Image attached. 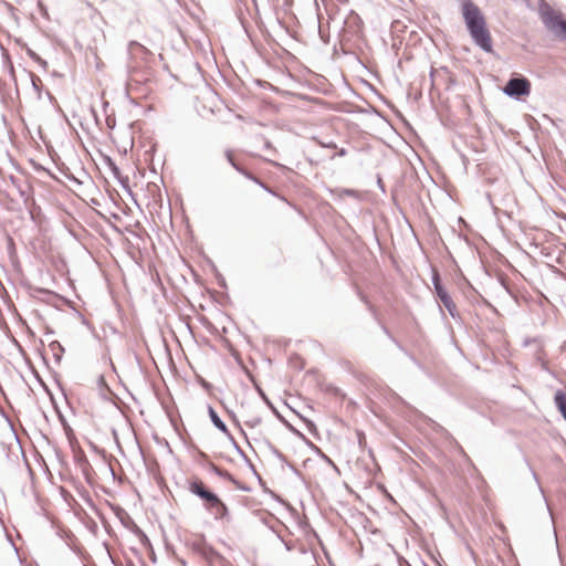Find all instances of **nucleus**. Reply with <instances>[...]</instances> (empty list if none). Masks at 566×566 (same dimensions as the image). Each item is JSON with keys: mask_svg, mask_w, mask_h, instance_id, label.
I'll use <instances>...</instances> for the list:
<instances>
[{"mask_svg": "<svg viewBox=\"0 0 566 566\" xmlns=\"http://www.w3.org/2000/svg\"><path fill=\"white\" fill-rule=\"evenodd\" d=\"M462 17L473 42L484 52H492V38L481 9L472 0H462Z\"/></svg>", "mask_w": 566, "mask_h": 566, "instance_id": "f257e3e1", "label": "nucleus"}, {"mask_svg": "<svg viewBox=\"0 0 566 566\" xmlns=\"http://www.w3.org/2000/svg\"><path fill=\"white\" fill-rule=\"evenodd\" d=\"M538 17L545 29L562 42L566 41V17L546 0L538 1Z\"/></svg>", "mask_w": 566, "mask_h": 566, "instance_id": "f03ea898", "label": "nucleus"}, {"mask_svg": "<svg viewBox=\"0 0 566 566\" xmlns=\"http://www.w3.org/2000/svg\"><path fill=\"white\" fill-rule=\"evenodd\" d=\"M503 93L515 101H521L531 94V82L523 75H512L503 87Z\"/></svg>", "mask_w": 566, "mask_h": 566, "instance_id": "7ed1b4c3", "label": "nucleus"}, {"mask_svg": "<svg viewBox=\"0 0 566 566\" xmlns=\"http://www.w3.org/2000/svg\"><path fill=\"white\" fill-rule=\"evenodd\" d=\"M189 491L203 501L205 507L209 512L221 501L218 494L209 490L199 479L189 481Z\"/></svg>", "mask_w": 566, "mask_h": 566, "instance_id": "20e7f679", "label": "nucleus"}, {"mask_svg": "<svg viewBox=\"0 0 566 566\" xmlns=\"http://www.w3.org/2000/svg\"><path fill=\"white\" fill-rule=\"evenodd\" d=\"M190 547L196 554L205 558L209 564L223 559L222 555L217 549H214V547L207 543L205 536L193 541Z\"/></svg>", "mask_w": 566, "mask_h": 566, "instance_id": "39448f33", "label": "nucleus"}, {"mask_svg": "<svg viewBox=\"0 0 566 566\" xmlns=\"http://www.w3.org/2000/svg\"><path fill=\"white\" fill-rule=\"evenodd\" d=\"M436 295L439 298V301L442 303V305L447 308V311L449 312L450 316L453 319L460 317V315L457 311V306L446 289H438V293Z\"/></svg>", "mask_w": 566, "mask_h": 566, "instance_id": "423d86ee", "label": "nucleus"}, {"mask_svg": "<svg viewBox=\"0 0 566 566\" xmlns=\"http://www.w3.org/2000/svg\"><path fill=\"white\" fill-rule=\"evenodd\" d=\"M256 441L260 442L266 450H269L282 463H285L294 473L298 474V470L293 464L287 462L285 455L275 446H273L269 439L263 438V439L256 440Z\"/></svg>", "mask_w": 566, "mask_h": 566, "instance_id": "0eeeda50", "label": "nucleus"}, {"mask_svg": "<svg viewBox=\"0 0 566 566\" xmlns=\"http://www.w3.org/2000/svg\"><path fill=\"white\" fill-rule=\"evenodd\" d=\"M256 441L260 442L266 450H269L282 463H285L294 473L298 474V470L293 464L287 462L285 455L275 446H273L269 439L263 438V439L256 440Z\"/></svg>", "mask_w": 566, "mask_h": 566, "instance_id": "6e6552de", "label": "nucleus"}, {"mask_svg": "<svg viewBox=\"0 0 566 566\" xmlns=\"http://www.w3.org/2000/svg\"><path fill=\"white\" fill-rule=\"evenodd\" d=\"M208 415L213 426L223 432L229 439H232V434L228 430L227 424L221 420L213 407L208 406Z\"/></svg>", "mask_w": 566, "mask_h": 566, "instance_id": "1a4fd4ad", "label": "nucleus"}, {"mask_svg": "<svg viewBox=\"0 0 566 566\" xmlns=\"http://www.w3.org/2000/svg\"><path fill=\"white\" fill-rule=\"evenodd\" d=\"M207 468L210 472L214 473L219 478L228 480L232 484H238V480L229 471L221 469L220 467L216 465L213 462H209L207 464Z\"/></svg>", "mask_w": 566, "mask_h": 566, "instance_id": "9d476101", "label": "nucleus"}, {"mask_svg": "<svg viewBox=\"0 0 566 566\" xmlns=\"http://www.w3.org/2000/svg\"><path fill=\"white\" fill-rule=\"evenodd\" d=\"M210 512L213 514L216 521H230L229 509L222 500Z\"/></svg>", "mask_w": 566, "mask_h": 566, "instance_id": "9b49d317", "label": "nucleus"}, {"mask_svg": "<svg viewBox=\"0 0 566 566\" xmlns=\"http://www.w3.org/2000/svg\"><path fill=\"white\" fill-rule=\"evenodd\" d=\"M554 403L563 419L566 421V391L558 389L554 395Z\"/></svg>", "mask_w": 566, "mask_h": 566, "instance_id": "f8f14e48", "label": "nucleus"}, {"mask_svg": "<svg viewBox=\"0 0 566 566\" xmlns=\"http://www.w3.org/2000/svg\"><path fill=\"white\" fill-rule=\"evenodd\" d=\"M276 417L286 426V428L293 432L296 437H298L300 439H302L307 446H310L313 450H315L316 452H321V450L315 446L313 444L300 430H297L296 428H294L289 421H286L281 415L280 412H276Z\"/></svg>", "mask_w": 566, "mask_h": 566, "instance_id": "ddd939ff", "label": "nucleus"}, {"mask_svg": "<svg viewBox=\"0 0 566 566\" xmlns=\"http://www.w3.org/2000/svg\"><path fill=\"white\" fill-rule=\"evenodd\" d=\"M108 166L114 175L115 178L118 179V181L126 187L128 184V177H123L120 174V169L117 167V165L112 160V158L107 157Z\"/></svg>", "mask_w": 566, "mask_h": 566, "instance_id": "4468645a", "label": "nucleus"}, {"mask_svg": "<svg viewBox=\"0 0 566 566\" xmlns=\"http://www.w3.org/2000/svg\"><path fill=\"white\" fill-rule=\"evenodd\" d=\"M49 347L53 353L55 361L60 363L62 360L63 353L65 352L64 347L57 340H52L49 344Z\"/></svg>", "mask_w": 566, "mask_h": 566, "instance_id": "2eb2a0df", "label": "nucleus"}, {"mask_svg": "<svg viewBox=\"0 0 566 566\" xmlns=\"http://www.w3.org/2000/svg\"><path fill=\"white\" fill-rule=\"evenodd\" d=\"M235 451L240 454V457L249 464V467L251 468V470L258 475L255 469H254V465L251 463L250 459L247 457V454L244 453V451L240 448V446L237 443V441L234 440V438L232 437V439H230Z\"/></svg>", "mask_w": 566, "mask_h": 566, "instance_id": "dca6fc26", "label": "nucleus"}, {"mask_svg": "<svg viewBox=\"0 0 566 566\" xmlns=\"http://www.w3.org/2000/svg\"><path fill=\"white\" fill-rule=\"evenodd\" d=\"M33 90L36 92L38 97L41 98V78L33 73H29Z\"/></svg>", "mask_w": 566, "mask_h": 566, "instance_id": "f3484780", "label": "nucleus"}, {"mask_svg": "<svg viewBox=\"0 0 566 566\" xmlns=\"http://www.w3.org/2000/svg\"><path fill=\"white\" fill-rule=\"evenodd\" d=\"M432 284L436 294L438 293V289H446L442 284L441 276L437 271H433L432 273Z\"/></svg>", "mask_w": 566, "mask_h": 566, "instance_id": "a211bd4d", "label": "nucleus"}, {"mask_svg": "<svg viewBox=\"0 0 566 566\" xmlns=\"http://www.w3.org/2000/svg\"><path fill=\"white\" fill-rule=\"evenodd\" d=\"M381 329L382 332L388 336V338L402 352V353H407V349L401 345V343L399 340H397L392 335L391 333L389 332V329L386 327V326H381Z\"/></svg>", "mask_w": 566, "mask_h": 566, "instance_id": "6ab92c4d", "label": "nucleus"}, {"mask_svg": "<svg viewBox=\"0 0 566 566\" xmlns=\"http://www.w3.org/2000/svg\"><path fill=\"white\" fill-rule=\"evenodd\" d=\"M27 54L36 63H39L41 66L46 67L48 63L45 60H43L41 56H39L33 50L30 48L27 49Z\"/></svg>", "mask_w": 566, "mask_h": 566, "instance_id": "aec40b11", "label": "nucleus"}, {"mask_svg": "<svg viewBox=\"0 0 566 566\" xmlns=\"http://www.w3.org/2000/svg\"><path fill=\"white\" fill-rule=\"evenodd\" d=\"M226 155V158L228 160V163L237 170V171H241V166L234 160L233 158V155H232V151L231 150H226L224 153Z\"/></svg>", "mask_w": 566, "mask_h": 566, "instance_id": "412c9836", "label": "nucleus"}, {"mask_svg": "<svg viewBox=\"0 0 566 566\" xmlns=\"http://www.w3.org/2000/svg\"><path fill=\"white\" fill-rule=\"evenodd\" d=\"M262 422V418L259 416L252 417L245 421V426L255 428Z\"/></svg>", "mask_w": 566, "mask_h": 566, "instance_id": "4be33fe9", "label": "nucleus"}, {"mask_svg": "<svg viewBox=\"0 0 566 566\" xmlns=\"http://www.w3.org/2000/svg\"><path fill=\"white\" fill-rule=\"evenodd\" d=\"M241 175H243L245 178L252 180V181H258V177H255L252 172H250L249 170H247L245 168H243L241 166V171H239Z\"/></svg>", "mask_w": 566, "mask_h": 566, "instance_id": "5701e85b", "label": "nucleus"}, {"mask_svg": "<svg viewBox=\"0 0 566 566\" xmlns=\"http://www.w3.org/2000/svg\"><path fill=\"white\" fill-rule=\"evenodd\" d=\"M256 185H259L262 189H264L266 192L276 196L274 190H272L268 185H265L262 180L258 178V181H254Z\"/></svg>", "mask_w": 566, "mask_h": 566, "instance_id": "b1692460", "label": "nucleus"}, {"mask_svg": "<svg viewBox=\"0 0 566 566\" xmlns=\"http://www.w3.org/2000/svg\"><path fill=\"white\" fill-rule=\"evenodd\" d=\"M303 420L305 421L306 427H307V429H308V431L311 433H316L317 432L316 424L312 420L304 419V418H303Z\"/></svg>", "mask_w": 566, "mask_h": 566, "instance_id": "393cba45", "label": "nucleus"}, {"mask_svg": "<svg viewBox=\"0 0 566 566\" xmlns=\"http://www.w3.org/2000/svg\"><path fill=\"white\" fill-rule=\"evenodd\" d=\"M264 140V149L272 151L273 154H276L275 148L272 146L271 142L265 139L263 136H260Z\"/></svg>", "mask_w": 566, "mask_h": 566, "instance_id": "a878e982", "label": "nucleus"}, {"mask_svg": "<svg viewBox=\"0 0 566 566\" xmlns=\"http://www.w3.org/2000/svg\"><path fill=\"white\" fill-rule=\"evenodd\" d=\"M217 280L220 287L227 289L226 279L220 273L217 274Z\"/></svg>", "mask_w": 566, "mask_h": 566, "instance_id": "bb28decb", "label": "nucleus"}, {"mask_svg": "<svg viewBox=\"0 0 566 566\" xmlns=\"http://www.w3.org/2000/svg\"><path fill=\"white\" fill-rule=\"evenodd\" d=\"M62 422H63L66 436L70 438L71 436H73V430L63 418H62Z\"/></svg>", "mask_w": 566, "mask_h": 566, "instance_id": "cd10ccee", "label": "nucleus"}, {"mask_svg": "<svg viewBox=\"0 0 566 566\" xmlns=\"http://www.w3.org/2000/svg\"><path fill=\"white\" fill-rule=\"evenodd\" d=\"M524 461H525V463H526L527 468L530 469V471H531V473H532L533 478L536 480V482H538L537 474H536V472L533 470V468L531 467V464H530V462L527 461V459H524Z\"/></svg>", "mask_w": 566, "mask_h": 566, "instance_id": "c85d7f7f", "label": "nucleus"}, {"mask_svg": "<svg viewBox=\"0 0 566 566\" xmlns=\"http://www.w3.org/2000/svg\"><path fill=\"white\" fill-rule=\"evenodd\" d=\"M346 155H347L346 148H340V149H338V151L334 156H332V159H334L335 156L344 157Z\"/></svg>", "mask_w": 566, "mask_h": 566, "instance_id": "c756f323", "label": "nucleus"}, {"mask_svg": "<svg viewBox=\"0 0 566 566\" xmlns=\"http://www.w3.org/2000/svg\"><path fill=\"white\" fill-rule=\"evenodd\" d=\"M344 193L349 196V197H355L357 191L354 190V189H344Z\"/></svg>", "mask_w": 566, "mask_h": 566, "instance_id": "7c9ffc66", "label": "nucleus"}, {"mask_svg": "<svg viewBox=\"0 0 566 566\" xmlns=\"http://www.w3.org/2000/svg\"><path fill=\"white\" fill-rule=\"evenodd\" d=\"M405 354H406V355L410 358V360H411V361H413L416 365H418V366L420 365V364H419V361L416 359V357H415L412 354H410L408 350H407V353H405Z\"/></svg>", "mask_w": 566, "mask_h": 566, "instance_id": "2f4dec72", "label": "nucleus"}, {"mask_svg": "<svg viewBox=\"0 0 566 566\" xmlns=\"http://www.w3.org/2000/svg\"><path fill=\"white\" fill-rule=\"evenodd\" d=\"M321 145L326 148H336V144L334 142H329L327 144L322 143Z\"/></svg>", "mask_w": 566, "mask_h": 566, "instance_id": "473e14b6", "label": "nucleus"}, {"mask_svg": "<svg viewBox=\"0 0 566 566\" xmlns=\"http://www.w3.org/2000/svg\"><path fill=\"white\" fill-rule=\"evenodd\" d=\"M258 391H259L260 396L262 397V399H263L264 401H268V399H269V398L266 397V395L264 394V391H263L261 388H258Z\"/></svg>", "mask_w": 566, "mask_h": 566, "instance_id": "72a5a7b5", "label": "nucleus"}, {"mask_svg": "<svg viewBox=\"0 0 566 566\" xmlns=\"http://www.w3.org/2000/svg\"><path fill=\"white\" fill-rule=\"evenodd\" d=\"M265 403L273 410V412L276 415V412H279L275 407L272 405V402L270 401V399H268V401H265Z\"/></svg>", "mask_w": 566, "mask_h": 566, "instance_id": "f704fd0d", "label": "nucleus"}, {"mask_svg": "<svg viewBox=\"0 0 566 566\" xmlns=\"http://www.w3.org/2000/svg\"><path fill=\"white\" fill-rule=\"evenodd\" d=\"M433 75H434V70L431 69L430 71V86L433 87Z\"/></svg>", "mask_w": 566, "mask_h": 566, "instance_id": "c9c22d12", "label": "nucleus"}, {"mask_svg": "<svg viewBox=\"0 0 566 566\" xmlns=\"http://www.w3.org/2000/svg\"><path fill=\"white\" fill-rule=\"evenodd\" d=\"M377 184H378L379 188L381 189V191L385 192V186L380 178H378Z\"/></svg>", "mask_w": 566, "mask_h": 566, "instance_id": "e433bc0d", "label": "nucleus"}, {"mask_svg": "<svg viewBox=\"0 0 566 566\" xmlns=\"http://www.w3.org/2000/svg\"><path fill=\"white\" fill-rule=\"evenodd\" d=\"M135 527H136V532H137L138 534H140V535L146 539V541H148V538H147V536L145 535V533H144L140 528H138L137 526H135Z\"/></svg>", "mask_w": 566, "mask_h": 566, "instance_id": "4c0bfd02", "label": "nucleus"}, {"mask_svg": "<svg viewBox=\"0 0 566 566\" xmlns=\"http://www.w3.org/2000/svg\"><path fill=\"white\" fill-rule=\"evenodd\" d=\"M238 489L242 490V491H248L249 489L245 488L244 485H241L239 482L238 484H234Z\"/></svg>", "mask_w": 566, "mask_h": 566, "instance_id": "58836bf2", "label": "nucleus"}, {"mask_svg": "<svg viewBox=\"0 0 566 566\" xmlns=\"http://www.w3.org/2000/svg\"><path fill=\"white\" fill-rule=\"evenodd\" d=\"M40 293H43V294H50L51 291L46 290V289H39L38 290Z\"/></svg>", "mask_w": 566, "mask_h": 566, "instance_id": "ea45409f", "label": "nucleus"}, {"mask_svg": "<svg viewBox=\"0 0 566 566\" xmlns=\"http://www.w3.org/2000/svg\"><path fill=\"white\" fill-rule=\"evenodd\" d=\"M502 285L504 286V289H505L510 294H512V292L510 291V287L506 285V283L502 282Z\"/></svg>", "mask_w": 566, "mask_h": 566, "instance_id": "a19ab883", "label": "nucleus"}, {"mask_svg": "<svg viewBox=\"0 0 566 566\" xmlns=\"http://www.w3.org/2000/svg\"><path fill=\"white\" fill-rule=\"evenodd\" d=\"M460 452L463 457L468 458L467 453L464 452V450L460 447Z\"/></svg>", "mask_w": 566, "mask_h": 566, "instance_id": "79ce46f5", "label": "nucleus"}, {"mask_svg": "<svg viewBox=\"0 0 566 566\" xmlns=\"http://www.w3.org/2000/svg\"><path fill=\"white\" fill-rule=\"evenodd\" d=\"M98 380H99V384H104V381H105V380H104V376H99V379H98Z\"/></svg>", "mask_w": 566, "mask_h": 566, "instance_id": "37998d69", "label": "nucleus"}, {"mask_svg": "<svg viewBox=\"0 0 566 566\" xmlns=\"http://www.w3.org/2000/svg\"><path fill=\"white\" fill-rule=\"evenodd\" d=\"M270 163H271L273 166H280V167H281V165H280V164H277V163H275V161H270Z\"/></svg>", "mask_w": 566, "mask_h": 566, "instance_id": "c03bdc74", "label": "nucleus"}, {"mask_svg": "<svg viewBox=\"0 0 566 566\" xmlns=\"http://www.w3.org/2000/svg\"><path fill=\"white\" fill-rule=\"evenodd\" d=\"M324 459H326L329 463H332V461L327 458V455H323Z\"/></svg>", "mask_w": 566, "mask_h": 566, "instance_id": "a18cd8bd", "label": "nucleus"}, {"mask_svg": "<svg viewBox=\"0 0 566 566\" xmlns=\"http://www.w3.org/2000/svg\"><path fill=\"white\" fill-rule=\"evenodd\" d=\"M128 566H135L133 563L128 564Z\"/></svg>", "mask_w": 566, "mask_h": 566, "instance_id": "49530a36", "label": "nucleus"}]
</instances>
